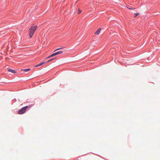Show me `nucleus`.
<instances>
[{
    "label": "nucleus",
    "instance_id": "16",
    "mask_svg": "<svg viewBox=\"0 0 160 160\" xmlns=\"http://www.w3.org/2000/svg\"><path fill=\"white\" fill-rule=\"evenodd\" d=\"M51 57H52L54 56H53V54H52L51 55Z\"/></svg>",
    "mask_w": 160,
    "mask_h": 160
},
{
    "label": "nucleus",
    "instance_id": "9",
    "mask_svg": "<svg viewBox=\"0 0 160 160\" xmlns=\"http://www.w3.org/2000/svg\"><path fill=\"white\" fill-rule=\"evenodd\" d=\"M53 56H55L56 55H57V54L56 52H55V53H54L53 54Z\"/></svg>",
    "mask_w": 160,
    "mask_h": 160
},
{
    "label": "nucleus",
    "instance_id": "12",
    "mask_svg": "<svg viewBox=\"0 0 160 160\" xmlns=\"http://www.w3.org/2000/svg\"><path fill=\"white\" fill-rule=\"evenodd\" d=\"M51 55H50V56H48V57L46 58L45 59H47V58H51Z\"/></svg>",
    "mask_w": 160,
    "mask_h": 160
},
{
    "label": "nucleus",
    "instance_id": "15",
    "mask_svg": "<svg viewBox=\"0 0 160 160\" xmlns=\"http://www.w3.org/2000/svg\"><path fill=\"white\" fill-rule=\"evenodd\" d=\"M39 65H42V63H40V64H39Z\"/></svg>",
    "mask_w": 160,
    "mask_h": 160
},
{
    "label": "nucleus",
    "instance_id": "10",
    "mask_svg": "<svg viewBox=\"0 0 160 160\" xmlns=\"http://www.w3.org/2000/svg\"><path fill=\"white\" fill-rule=\"evenodd\" d=\"M62 48H58V49H56L55 50V51H57V50H59V49H62Z\"/></svg>",
    "mask_w": 160,
    "mask_h": 160
},
{
    "label": "nucleus",
    "instance_id": "6",
    "mask_svg": "<svg viewBox=\"0 0 160 160\" xmlns=\"http://www.w3.org/2000/svg\"><path fill=\"white\" fill-rule=\"evenodd\" d=\"M30 70V68H28V69H24L23 70L27 72V71H29Z\"/></svg>",
    "mask_w": 160,
    "mask_h": 160
},
{
    "label": "nucleus",
    "instance_id": "14",
    "mask_svg": "<svg viewBox=\"0 0 160 160\" xmlns=\"http://www.w3.org/2000/svg\"><path fill=\"white\" fill-rule=\"evenodd\" d=\"M47 62H42V64H45V63H46Z\"/></svg>",
    "mask_w": 160,
    "mask_h": 160
},
{
    "label": "nucleus",
    "instance_id": "7",
    "mask_svg": "<svg viewBox=\"0 0 160 160\" xmlns=\"http://www.w3.org/2000/svg\"><path fill=\"white\" fill-rule=\"evenodd\" d=\"M139 15V13H135V16H134V18L136 17L137 16Z\"/></svg>",
    "mask_w": 160,
    "mask_h": 160
},
{
    "label": "nucleus",
    "instance_id": "17",
    "mask_svg": "<svg viewBox=\"0 0 160 160\" xmlns=\"http://www.w3.org/2000/svg\"><path fill=\"white\" fill-rule=\"evenodd\" d=\"M129 8L130 9H133V8Z\"/></svg>",
    "mask_w": 160,
    "mask_h": 160
},
{
    "label": "nucleus",
    "instance_id": "8",
    "mask_svg": "<svg viewBox=\"0 0 160 160\" xmlns=\"http://www.w3.org/2000/svg\"><path fill=\"white\" fill-rule=\"evenodd\" d=\"M82 12V10H79L78 11V14H80Z\"/></svg>",
    "mask_w": 160,
    "mask_h": 160
},
{
    "label": "nucleus",
    "instance_id": "5",
    "mask_svg": "<svg viewBox=\"0 0 160 160\" xmlns=\"http://www.w3.org/2000/svg\"><path fill=\"white\" fill-rule=\"evenodd\" d=\"M56 52L57 53V55H58V54H61V53H62L63 51H60L57 52Z\"/></svg>",
    "mask_w": 160,
    "mask_h": 160
},
{
    "label": "nucleus",
    "instance_id": "2",
    "mask_svg": "<svg viewBox=\"0 0 160 160\" xmlns=\"http://www.w3.org/2000/svg\"><path fill=\"white\" fill-rule=\"evenodd\" d=\"M28 108V106H26L23 107L21 109L19 110L18 111V113L19 114H22L24 113Z\"/></svg>",
    "mask_w": 160,
    "mask_h": 160
},
{
    "label": "nucleus",
    "instance_id": "3",
    "mask_svg": "<svg viewBox=\"0 0 160 160\" xmlns=\"http://www.w3.org/2000/svg\"><path fill=\"white\" fill-rule=\"evenodd\" d=\"M101 30V29L100 28H98V30L96 32H95V34L98 35L100 33V32Z\"/></svg>",
    "mask_w": 160,
    "mask_h": 160
},
{
    "label": "nucleus",
    "instance_id": "11",
    "mask_svg": "<svg viewBox=\"0 0 160 160\" xmlns=\"http://www.w3.org/2000/svg\"><path fill=\"white\" fill-rule=\"evenodd\" d=\"M54 59V58L51 59H50V60H49L47 62H50V61H51L52 60H53Z\"/></svg>",
    "mask_w": 160,
    "mask_h": 160
},
{
    "label": "nucleus",
    "instance_id": "13",
    "mask_svg": "<svg viewBox=\"0 0 160 160\" xmlns=\"http://www.w3.org/2000/svg\"><path fill=\"white\" fill-rule=\"evenodd\" d=\"M40 66V65H39V64H38V65H37L35 66V67H38L39 66Z\"/></svg>",
    "mask_w": 160,
    "mask_h": 160
},
{
    "label": "nucleus",
    "instance_id": "1",
    "mask_svg": "<svg viewBox=\"0 0 160 160\" xmlns=\"http://www.w3.org/2000/svg\"><path fill=\"white\" fill-rule=\"evenodd\" d=\"M37 28V26L36 25H32L30 28L29 30V35L30 38H32L33 34Z\"/></svg>",
    "mask_w": 160,
    "mask_h": 160
},
{
    "label": "nucleus",
    "instance_id": "4",
    "mask_svg": "<svg viewBox=\"0 0 160 160\" xmlns=\"http://www.w3.org/2000/svg\"><path fill=\"white\" fill-rule=\"evenodd\" d=\"M8 71L11 72L13 73H15L16 72L14 70L10 69H9L8 70Z\"/></svg>",
    "mask_w": 160,
    "mask_h": 160
}]
</instances>
